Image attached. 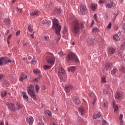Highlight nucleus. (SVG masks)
<instances>
[{
    "mask_svg": "<svg viewBox=\"0 0 125 125\" xmlns=\"http://www.w3.org/2000/svg\"><path fill=\"white\" fill-rule=\"evenodd\" d=\"M80 8L81 14H82V15H84V14H85V13L87 11L86 6L84 5H81L80 7Z\"/></svg>",
    "mask_w": 125,
    "mask_h": 125,
    "instance_id": "423d86ee",
    "label": "nucleus"
},
{
    "mask_svg": "<svg viewBox=\"0 0 125 125\" xmlns=\"http://www.w3.org/2000/svg\"><path fill=\"white\" fill-rule=\"evenodd\" d=\"M12 36V35L11 34L10 35L8 36V38H7V40H10V39H11Z\"/></svg>",
    "mask_w": 125,
    "mask_h": 125,
    "instance_id": "e2e57ef3",
    "label": "nucleus"
},
{
    "mask_svg": "<svg viewBox=\"0 0 125 125\" xmlns=\"http://www.w3.org/2000/svg\"><path fill=\"white\" fill-rule=\"evenodd\" d=\"M5 62V60L4 59V58L1 57L0 58V66H1L3 63Z\"/></svg>",
    "mask_w": 125,
    "mask_h": 125,
    "instance_id": "2f4dec72",
    "label": "nucleus"
},
{
    "mask_svg": "<svg viewBox=\"0 0 125 125\" xmlns=\"http://www.w3.org/2000/svg\"><path fill=\"white\" fill-rule=\"evenodd\" d=\"M104 1H105V0H100L99 1V3H100V4H101V3H103V2H104Z\"/></svg>",
    "mask_w": 125,
    "mask_h": 125,
    "instance_id": "864d4df0",
    "label": "nucleus"
},
{
    "mask_svg": "<svg viewBox=\"0 0 125 125\" xmlns=\"http://www.w3.org/2000/svg\"><path fill=\"white\" fill-rule=\"evenodd\" d=\"M21 93L22 94H23L22 95L23 98H24V99H25L26 102H28V101H29V100H28L29 97L27 95H26V92L24 91H23L21 92Z\"/></svg>",
    "mask_w": 125,
    "mask_h": 125,
    "instance_id": "5701e85b",
    "label": "nucleus"
},
{
    "mask_svg": "<svg viewBox=\"0 0 125 125\" xmlns=\"http://www.w3.org/2000/svg\"><path fill=\"white\" fill-rule=\"evenodd\" d=\"M30 15L31 16H38V15H40V12H39L38 10L34 11L32 13H30Z\"/></svg>",
    "mask_w": 125,
    "mask_h": 125,
    "instance_id": "b1692460",
    "label": "nucleus"
},
{
    "mask_svg": "<svg viewBox=\"0 0 125 125\" xmlns=\"http://www.w3.org/2000/svg\"><path fill=\"white\" fill-rule=\"evenodd\" d=\"M78 110L80 113H81V115H84V114H85V109H84L83 107L81 106L79 107Z\"/></svg>",
    "mask_w": 125,
    "mask_h": 125,
    "instance_id": "6ab92c4d",
    "label": "nucleus"
},
{
    "mask_svg": "<svg viewBox=\"0 0 125 125\" xmlns=\"http://www.w3.org/2000/svg\"><path fill=\"white\" fill-rule=\"evenodd\" d=\"M87 42V43H88L89 45H91V44H93V43H96L97 42L96 39L94 37L93 39L89 38Z\"/></svg>",
    "mask_w": 125,
    "mask_h": 125,
    "instance_id": "9d476101",
    "label": "nucleus"
},
{
    "mask_svg": "<svg viewBox=\"0 0 125 125\" xmlns=\"http://www.w3.org/2000/svg\"><path fill=\"white\" fill-rule=\"evenodd\" d=\"M46 113L48 115V116H51V111L49 110H47Z\"/></svg>",
    "mask_w": 125,
    "mask_h": 125,
    "instance_id": "de8ad7c7",
    "label": "nucleus"
},
{
    "mask_svg": "<svg viewBox=\"0 0 125 125\" xmlns=\"http://www.w3.org/2000/svg\"><path fill=\"white\" fill-rule=\"evenodd\" d=\"M68 58L69 60H73L77 63L79 62V59H78V57H77V56L76 55V54H75V53L70 52L68 54Z\"/></svg>",
    "mask_w": 125,
    "mask_h": 125,
    "instance_id": "20e7f679",
    "label": "nucleus"
},
{
    "mask_svg": "<svg viewBox=\"0 0 125 125\" xmlns=\"http://www.w3.org/2000/svg\"><path fill=\"white\" fill-rule=\"evenodd\" d=\"M113 109H114V113H117L119 110V106L117 104H115L114 102L113 104Z\"/></svg>",
    "mask_w": 125,
    "mask_h": 125,
    "instance_id": "c85d7f7f",
    "label": "nucleus"
},
{
    "mask_svg": "<svg viewBox=\"0 0 125 125\" xmlns=\"http://www.w3.org/2000/svg\"><path fill=\"white\" fill-rule=\"evenodd\" d=\"M39 86L38 85H36V92H38V91H39Z\"/></svg>",
    "mask_w": 125,
    "mask_h": 125,
    "instance_id": "603ef678",
    "label": "nucleus"
},
{
    "mask_svg": "<svg viewBox=\"0 0 125 125\" xmlns=\"http://www.w3.org/2000/svg\"><path fill=\"white\" fill-rule=\"evenodd\" d=\"M77 120L78 122H81L82 121V118L80 116H78L77 117Z\"/></svg>",
    "mask_w": 125,
    "mask_h": 125,
    "instance_id": "8fccbe9b",
    "label": "nucleus"
},
{
    "mask_svg": "<svg viewBox=\"0 0 125 125\" xmlns=\"http://www.w3.org/2000/svg\"><path fill=\"white\" fill-rule=\"evenodd\" d=\"M61 39V37L60 36H59L58 37V39L57 40V42H58L59 41H60V39Z\"/></svg>",
    "mask_w": 125,
    "mask_h": 125,
    "instance_id": "bf43d9fd",
    "label": "nucleus"
},
{
    "mask_svg": "<svg viewBox=\"0 0 125 125\" xmlns=\"http://www.w3.org/2000/svg\"><path fill=\"white\" fill-rule=\"evenodd\" d=\"M51 23V21L47 20H43L42 21V24L43 25H45V24L48 25V26H49V25H50Z\"/></svg>",
    "mask_w": 125,
    "mask_h": 125,
    "instance_id": "a211bd4d",
    "label": "nucleus"
},
{
    "mask_svg": "<svg viewBox=\"0 0 125 125\" xmlns=\"http://www.w3.org/2000/svg\"><path fill=\"white\" fill-rule=\"evenodd\" d=\"M117 73V68L114 67L112 69V70L111 71V74L112 75H114Z\"/></svg>",
    "mask_w": 125,
    "mask_h": 125,
    "instance_id": "7c9ffc66",
    "label": "nucleus"
},
{
    "mask_svg": "<svg viewBox=\"0 0 125 125\" xmlns=\"http://www.w3.org/2000/svg\"><path fill=\"white\" fill-rule=\"evenodd\" d=\"M33 73L35 75H40L41 71L39 69H35L33 71Z\"/></svg>",
    "mask_w": 125,
    "mask_h": 125,
    "instance_id": "e433bc0d",
    "label": "nucleus"
},
{
    "mask_svg": "<svg viewBox=\"0 0 125 125\" xmlns=\"http://www.w3.org/2000/svg\"><path fill=\"white\" fill-rule=\"evenodd\" d=\"M102 83H106V77H105V76L102 78Z\"/></svg>",
    "mask_w": 125,
    "mask_h": 125,
    "instance_id": "a19ab883",
    "label": "nucleus"
},
{
    "mask_svg": "<svg viewBox=\"0 0 125 125\" xmlns=\"http://www.w3.org/2000/svg\"><path fill=\"white\" fill-rule=\"evenodd\" d=\"M71 27L72 33L74 35H77L79 34L80 32V24H79V22L78 21H72L71 23Z\"/></svg>",
    "mask_w": 125,
    "mask_h": 125,
    "instance_id": "f03ea898",
    "label": "nucleus"
},
{
    "mask_svg": "<svg viewBox=\"0 0 125 125\" xmlns=\"http://www.w3.org/2000/svg\"><path fill=\"white\" fill-rule=\"evenodd\" d=\"M27 78L28 76L25 75V74H24V73H22L21 74V77L20 78V81L21 82H23L24 80H26V79H27Z\"/></svg>",
    "mask_w": 125,
    "mask_h": 125,
    "instance_id": "aec40b11",
    "label": "nucleus"
},
{
    "mask_svg": "<svg viewBox=\"0 0 125 125\" xmlns=\"http://www.w3.org/2000/svg\"><path fill=\"white\" fill-rule=\"evenodd\" d=\"M0 125H4V122H3L2 121H0Z\"/></svg>",
    "mask_w": 125,
    "mask_h": 125,
    "instance_id": "052dcab7",
    "label": "nucleus"
},
{
    "mask_svg": "<svg viewBox=\"0 0 125 125\" xmlns=\"http://www.w3.org/2000/svg\"><path fill=\"white\" fill-rule=\"evenodd\" d=\"M90 8L92 10H93V11H95L97 8V4H91Z\"/></svg>",
    "mask_w": 125,
    "mask_h": 125,
    "instance_id": "bb28decb",
    "label": "nucleus"
},
{
    "mask_svg": "<svg viewBox=\"0 0 125 125\" xmlns=\"http://www.w3.org/2000/svg\"><path fill=\"white\" fill-rule=\"evenodd\" d=\"M94 25V21H92L91 27Z\"/></svg>",
    "mask_w": 125,
    "mask_h": 125,
    "instance_id": "69168bd1",
    "label": "nucleus"
},
{
    "mask_svg": "<svg viewBox=\"0 0 125 125\" xmlns=\"http://www.w3.org/2000/svg\"><path fill=\"white\" fill-rule=\"evenodd\" d=\"M27 88V92L31 97H32L34 100H37V97L35 94V91H34V86H33V85H30Z\"/></svg>",
    "mask_w": 125,
    "mask_h": 125,
    "instance_id": "7ed1b4c3",
    "label": "nucleus"
},
{
    "mask_svg": "<svg viewBox=\"0 0 125 125\" xmlns=\"http://www.w3.org/2000/svg\"><path fill=\"white\" fill-rule=\"evenodd\" d=\"M7 94V93L6 92V91H4V92L1 93V97H4V96H5V95H6Z\"/></svg>",
    "mask_w": 125,
    "mask_h": 125,
    "instance_id": "37998d69",
    "label": "nucleus"
},
{
    "mask_svg": "<svg viewBox=\"0 0 125 125\" xmlns=\"http://www.w3.org/2000/svg\"><path fill=\"white\" fill-rule=\"evenodd\" d=\"M108 52L110 56H113L116 54V48L113 47H110L108 49Z\"/></svg>",
    "mask_w": 125,
    "mask_h": 125,
    "instance_id": "1a4fd4ad",
    "label": "nucleus"
},
{
    "mask_svg": "<svg viewBox=\"0 0 125 125\" xmlns=\"http://www.w3.org/2000/svg\"><path fill=\"white\" fill-rule=\"evenodd\" d=\"M23 108V105H22L20 103H17L15 105L16 111H18Z\"/></svg>",
    "mask_w": 125,
    "mask_h": 125,
    "instance_id": "2eb2a0df",
    "label": "nucleus"
},
{
    "mask_svg": "<svg viewBox=\"0 0 125 125\" xmlns=\"http://www.w3.org/2000/svg\"><path fill=\"white\" fill-rule=\"evenodd\" d=\"M113 40L116 41H119V40H120V37H119V35L115 34V35H114Z\"/></svg>",
    "mask_w": 125,
    "mask_h": 125,
    "instance_id": "473e14b6",
    "label": "nucleus"
},
{
    "mask_svg": "<svg viewBox=\"0 0 125 125\" xmlns=\"http://www.w3.org/2000/svg\"><path fill=\"white\" fill-rule=\"evenodd\" d=\"M100 117H101L100 113L97 114L93 116V119H99V118H100Z\"/></svg>",
    "mask_w": 125,
    "mask_h": 125,
    "instance_id": "4c0bfd02",
    "label": "nucleus"
},
{
    "mask_svg": "<svg viewBox=\"0 0 125 125\" xmlns=\"http://www.w3.org/2000/svg\"><path fill=\"white\" fill-rule=\"evenodd\" d=\"M36 62H37V60L36 58H33V60L31 61V63L33 64V65H35V64H36Z\"/></svg>",
    "mask_w": 125,
    "mask_h": 125,
    "instance_id": "79ce46f5",
    "label": "nucleus"
},
{
    "mask_svg": "<svg viewBox=\"0 0 125 125\" xmlns=\"http://www.w3.org/2000/svg\"><path fill=\"white\" fill-rule=\"evenodd\" d=\"M121 49L122 50H125V42H123L121 46Z\"/></svg>",
    "mask_w": 125,
    "mask_h": 125,
    "instance_id": "58836bf2",
    "label": "nucleus"
},
{
    "mask_svg": "<svg viewBox=\"0 0 125 125\" xmlns=\"http://www.w3.org/2000/svg\"><path fill=\"white\" fill-rule=\"evenodd\" d=\"M23 46H26V45H27V42H26L23 41Z\"/></svg>",
    "mask_w": 125,
    "mask_h": 125,
    "instance_id": "6e6d98bb",
    "label": "nucleus"
},
{
    "mask_svg": "<svg viewBox=\"0 0 125 125\" xmlns=\"http://www.w3.org/2000/svg\"><path fill=\"white\" fill-rule=\"evenodd\" d=\"M122 99V94L120 92H117L115 95V99H118V100H120Z\"/></svg>",
    "mask_w": 125,
    "mask_h": 125,
    "instance_id": "4be33fe9",
    "label": "nucleus"
},
{
    "mask_svg": "<svg viewBox=\"0 0 125 125\" xmlns=\"http://www.w3.org/2000/svg\"><path fill=\"white\" fill-rule=\"evenodd\" d=\"M59 55H60V57H62V56H64V54H63V52H60L59 53Z\"/></svg>",
    "mask_w": 125,
    "mask_h": 125,
    "instance_id": "09e8293b",
    "label": "nucleus"
},
{
    "mask_svg": "<svg viewBox=\"0 0 125 125\" xmlns=\"http://www.w3.org/2000/svg\"><path fill=\"white\" fill-rule=\"evenodd\" d=\"M28 59L29 61L32 60V57L29 56L28 58Z\"/></svg>",
    "mask_w": 125,
    "mask_h": 125,
    "instance_id": "338daca9",
    "label": "nucleus"
},
{
    "mask_svg": "<svg viewBox=\"0 0 125 125\" xmlns=\"http://www.w3.org/2000/svg\"><path fill=\"white\" fill-rule=\"evenodd\" d=\"M114 6V1H110L109 3H106L105 4V7L106 8H112Z\"/></svg>",
    "mask_w": 125,
    "mask_h": 125,
    "instance_id": "dca6fc26",
    "label": "nucleus"
},
{
    "mask_svg": "<svg viewBox=\"0 0 125 125\" xmlns=\"http://www.w3.org/2000/svg\"><path fill=\"white\" fill-rule=\"evenodd\" d=\"M26 121L29 125H32L33 123H34V118L32 116L27 117L26 119Z\"/></svg>",
    "mask_w": 125,
    "mask_h": 125,
    "instance_id": "f8f14e48",
    "label": "nucleus"
},
{
    "mask_svg": "<svg viewBox=\"0 0 125 125\" xmlns=\"http://www.w3.org/2000/svg\"><path fill=\"white\" fill-rule=\"evenodd\" d=\"M112 68H113V64L108 62L105 64L104 69L108 71H111Z\"/></svg>",
    "mask_w": 125,
    "mask_h": 125,
    "instance_id": "9b49d317",
    "label": "nucleus"
},
{
    "mask_svg": "<svg viewBox=\"0 0 125 125\" xmlns=\"http://www.w3.org/2000/svg\"><path fill=\"white\" fill-rule=\"evenodd\" d=\"M120 71H121V72H123V73H125V68L124 66H122L121 69H120Z\"/></svg>",
    "mask_w": 125,
    "mask_h": 125,
    "instance_id": "c03bdc74",
    "label": "nucleus"
},
{
    "mask_svg": "<svg viewBox=\"0 0 125 125\" xmlns=\"http://www.w3.org/2000/svg\"><path fill=\"white\" fill-rule=\"evenodd\" d=\"M104 94H108V91H107V90H104Z\"/></svg>",
    "mask_w": 125,
    "mask_h": 125,
    "instance_id": "5fc2aeb1",
    "label": "nucleus"
},
{
    "mask_svg": "<svg viewBox=\"0 0 125 125\" xmlns=\"http://www.w3.org/2000/svg\"><path fill=\"white\" fill-rule=\"evenodd\" d=\"M7 106L8 107V109L9 110H10V111H12L13 112H15V104L13 103H10L8 104H7Z\"/></svg>",
    "mask_w": 125,
    "mask_h": 125,
    "instance_id": "0eeeda50",
    "label": "nucleus"
},
{
    "mask_svg": "<svg viewBox=\"0 0 125 125\" xmlns=\"http://www.w3.org/2000/svg\"><path fill=\"white\" fill-rule=\"evenodd\" d=\"M4 25H9V23H10V20L9 19H5L3 21Z\"/></svg>",
    "mask_w": 125,
    "mask_h": 125,
    "instance_id": "72a5a7b5",
    "label": "nucleus"
},
{
    "mask_svg": "<svg viewBox=\"0 0 125 125\" xmlns=\"http://www.w3.org/2000/svg\"><path fill=\"white\" fill-rule=\"evenodd\" d=\"M34 82H39V78H36V79H34Z\"/></svg>",
    "mask_w": 125,
    "mask_h": 125,
    "instance_id": "680f3d73",
    "label": "nucleus"
},
{
    "mask_svg": "<svg viewBox=\"0 0 125 125\" xmlns=\"http://www.w3.org/2000/svg\"><path fill=\"white\" fill-rule=\"evenodd\" d=\"M44 70H49V69H51V66L47 65H44L43 66Z\"/></svg>",
    "mask_w": 125,
    "mask_h": 125,
    "instance_id": "c9c22d12",
    "label": "nucleus"
},
{
    "mask_svg": "<svg viewBox=\"0 0 125 125\" xmlns=\"http://www.w3.org/2000/svg\"><path fill=\"white\" fill-rule=\"evenodd\" d=\"M58 76L60 78L61 81H63V76L64 77H65L66 76V72H65L64 69L61 68L59 69V71H58Z\"/></svg>",
    "mask_w": 125,
    "mask_h": 125,
    "instance_id": "39448f33",
    "label": "nucleus"
},
{
    "mask_svg": "<svg viewBox=\"0 0 125 125\" xmlns=\"http://www.w3.org/2000/svg\"><path fill=\"white\" fill-rule=\"evenodd\" d=\"M92 32H93V33H98V32H99V29L97 27H95L92 29Z\"/></svg>",
    "mask_w": 125,
    "mask_h": 125,
    "instance_id": "f704fd0d",
    "label": "nucleus"
},
{
    "mask_svg": "<svg viewBox=\"0 0 125 125\" xmlns=\"http://www.w3.org/2000/svg\"><path fill=\"white\" fill-rule=\"evenodd\" d=\"M73 101L77 106H79V105L81 104V101H80V100H79L78 98L76 97L73 98Z\"/></svg>",
    "mask_w": 125,
    "mask_h": 125,
    "instance_id": "4468645a",
    "label": "nucleus"
},
{
    "mask_svg": "<svg viewBox=\"0 0 125 125\" xmlns=\"http://www.w3.org/2000/svg\"><path fill=\"white\" fill-rule=\"evenodd\" d=\"M107 124V121L105 120H103L102 121V125H106Z\"/></svg>",
    "mask_w": 125,
    "mask_h": 125,
    "instance_id": "a18cd8bd",
    "label": "nucleus"
},
{
    "mask_svg": "<svg viewBox=\"0 0 125 125\" xmlns=\"http://www.w3.org/2000/svg\"><path fill=\"white\" fill-rule=\"evenodd\" d=\"M117 54L118 56H120L121 60L122 61H125V55L124 54V53L122 52L121 51H119L117 53Z\"/></svg>",
    "mask_w": 125,
    "mask_h": 125,
    "instance_id": "ddd939ff",
    "label": "nucleus"
},
{
    "mask_svg": "<svg viewBox=\"0 0 125 125\" xmlns=\"http://www.w3.org/2000/svg\"><path fill=\"white\" fill-rule=\"evenodd\" d=\"M46 61L48 64H50V65H53L54 64V62H55V60H54V57H50L46 58Z\"/></svg>",
    "mask_w": 125,
    "mask_h": 125,
    "instance_id": "6e6552de",
    "label": "nucleus"
},
{
    "mask_svg": "<svg viewBox=\"0 0 125 125\" xmlns=\"http://www.w3.org/2000/svg\"><path fill=\"white\" fill-rule=\"evenodd\" d=\"M122 29H123L124 31H125V25H122Z\"/></svg>",
    "mask_w": 125,
    "mask_h": 125,
    "instance_id": "0e129e2a",
    "label": "nucleus"
},
{
    "mask_svg": "<svg viewBox=\"0 0 125 125\" xmlns=\"http://www.w3.org/2000/svg\"><path fill=\"white\" fill-rule=\"evenodd\" d=\"M42 40L44 42H48V41H49V37L47 36H44L42 38Z\"/></svg>",
    "mask_w": 125,
    "mask_h": 125,
    "instance_id": "c756f323",
    "label": "nucleus"
},
{
    "mask_svg": "<svg viewBox=\"0 0 125 125\" xmlns=\"http://www.w3.org/2000/svg\"><path fill=\"white\" fill-rule=\"evenodd\" d=\"M107 29H110L112 28V23L110 22L107 26Z\"/></svg>",
    "mask_w": 125,
    "mask_h": 125,
    "instance_id": "49530a36",
    "label": "nucleus"
},
{
    "mask_svg": "<svg viewBox=\"0 0 125 125\" xmlns=\"http://www.w3.org/2000/svg\"><path fill=\"white\" fill-rule=\"evenodd\" d=\"M76 70L75 66H70L68 67L67 70L68 72H71V73H74Z\"/></svg>",
    "mask_w": 125,
    "mask_h": 125,
    "instance_id": "393cba45",
    "label": "nucleus"
},
{
    "mask_svg": "<svg viewBox=\"0 0 125 125\" xmlns=\"http://www.w3.org/2000/svg\"><path fill=\"white\" fill-rule=\"evenodd\" d=\"M72 88H73V86L69 84V85H67L66 86H65L64 89H65V92L68 93Z\"/></svg>",
    "mask_w": 125,
    "mask_h": 125,
    "instance_id": "f3484780",
    "label": "nucleus"
},
{
    "mask_svg": "<svg viewBox=\"0 0 125 125\" xmlns=\"http://www.w3.org/2000/svg\"><path fill=\"white\" fill-rule=\"evenodd\" d=\"M107 105H108V104L107 103V102H105L104 104V108H106V107H107Z\"/></svg>",
    "mask_w": 125,
    "mask_h": 125,
    "instance_id": "3c124183",
    "label": "nucleus"
},
{
    "mask_svg": "<svg viewBox=\"0 0 125 125\" xmlns=\"http://www.w3.org/2000/svg\"><path fill=\"white\" fill-rule=\"evenodd\" d=\"M80 27L81 29H83V23H80Z\"/></svg>",
    "mask_w": 125,
    "mask_h": 125,
    "instance_id": "4d7b16f0",
    "label": "nucleus"
},
{
    "mask_svg": "<svg viewBox=\"0 0 125 125\" xmlns=\"http://www.w3.org/2000/svg\"><path fill=\"white\" fill-rule=\"evenodd\" d=\"M61 12V8L60 7L56 8L54 10V13H55V14H60Z\"/></svg>",
    "mask_w": 125,
    "mask_h": 125,
    "instance_id": "a878e982",
    "label": "nucleus"
},
{
    "mask_svg": "<svg viewBox=\"0 0 125 125\" xmlns=\"http://www.w3.org/2000/svg\"><path fill=\"white\" fill-rule=\"evenodd\" d=\"M53 28L55 30V33L58 36L60 35L61 32V25H59V21L56 18H54L52 20Z\"/></svg>",
    "mask_w": 125,
    "mask_h": 125,
    "instance_id": "f257e3e1",
    "label": "nucleus"
},
{
    "mask_svg": "<svg viewBox=\"0 0 125 125\" xmlns=\"http://www.w3.org/2000/svg\"><path fill=\"white\" fill-rule=\"evenodd\" d=\"M29 32H30L31 33L30 34V37L31 38H32V39H34V34L35 32H34L33 31V30L32 29H31V26H29L27 28Z\"/></svg>",
    "mask_w": 125,
    "mask_h": 125,
    "instance_id": "412c9836",
    "label": "nucleus"
},
{
    "mask_svg": "<svg viewBox=\"0 0 125 125\" xmlns=\"http://www.w3.org/2000/svg\"><path fill=\"white\" fill-rule=\"evenodd\" d=\"M15 1H16V0H12V4H13Z\"/></svg>",
    "mask_w": 125,
    "mask_h": 125,
    "instance_id": "774afa93",
    "label": "nucleus"
},
{
    "mask_svg": "<svg viewBox=\"0 0 125 125\" xmlns=\"http://www.w3.org/2000/svg\"><path fill=\"white\" fill-rule=\"evenodd\" d=\"M4 75L0 74V80H1V82L3 83H6V81L4 80Z\"/></svg>",
    "mask_w": 125,
    "mask_h": 125,
    "instance_id": "cd10ccee",
    "label": "nucleus"
},
{
    "mask_svg": "<svg viewBox=\"0 0 125 125\" xmlns=\"http://www.w3.org/2000/svg\"><path fill=\"white\" fill-rule=\"evenodd\" d=\"M17 36H18L19 35H20V30H18L16 32Z\"/></svg>",
    "mask_w": 125,
    "mask_h": 125,
    "instance_id": "13d9d810",
    "label": "nucleus"
},
{
    "mask_svg": "<svg viewBox=\"0 0 125 125\" xmlns=\"http://www.w3.org/2000/svg\"><path fill=\"white\" fill-rule=\"evenodd\" d=\"M124 117V115L123 114H121L119 116V120L120 121V123H124V121H123V117Z\"/></svg>",
    "mask_w": 125,
    "mask_h": 125,
    "instance_id": "ea45409f",
    "label": "nucleus"
}]
</instances>
